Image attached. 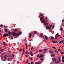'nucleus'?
<instances>
[{
    "label": "nucleus",
    "mask_w": 64,
    "mask_h": 64,
    "mask_svg": "<svg viewBox=\"0 0 64 64\" xmlns=\"http://www.w3.org/2000/svg\"><path fill=\"white\" fill-rule=\"evenodd\" d=\"M44 56L42 54H40H40H38L37 56L38 58H42Z\"/></svg>",
    "instance_id": "obj_1"
},
{
    "label": "nucleus",
    "mask_w": 64,
    "mask_h": 64,
    "mask_svg": "<svg viewBox=\"0 0 64 64\" xmlns=\"http://www.w3.org/2000/svg\"><path fill=\"white\" fill-rule=\"evenodd\" d=\"M57 36H58V37L60 36V35L58 34V33H57L55 35V38L56 40L57 39Z\"/></svg>",
    "instance_id": "obj_2"
},
{
    "label": "nucleus",
    "mask_w": 64,
    "mask_h": 64,
    "mask_svg": "<svg viewBox=\"0 0 64 64\" xmlns=\"http://www.w3.org/2000/svg\"><path fill=\"white\" fill-rule=\"evenodd\" d=\"M3 36L4 37H6V36L8 37L9 36V34H4L3 35Z\"/></svg>",
    "instance_id": "obj_3"
},
{
    "label": "nucleus",
    "mask_w": 64,
    "mask_h": 64,
    "mask_svg": "<svg viewBox=\"0 0 64 64\" xmlns=\"http://www.w3.org/2000/svg\"><path fill=\"white\" fill-rule=\"evenodd\" d=\"M52 60L54 62H55L56 61H57V59L55 58H52Z\"/></svg>",
    "instance_id": "obj_4"
},
{
    "label": "nucleus",
    "mask_w": 64,
    "mask_h": 64,
    "mask_svg": "<svg viewBox=\"0 0 64 64\" xmlns=\"http://www.w3.org/2000/svg\"><path fill=\"white\" fill-rule=\"evenodd\" d=\"M12 34L13 36H16V35H17V33H15L14 32H13L12 33Z\"/></svg>",
    "instance_id": "obj_5"
},
{
    "label": "nucleus",
    "mask_w": 64,
    "mask_h": 64,
    "mask_svg": "<svg viewBox=\"0 0 64 64\" xmlns=\"http://www.w3.org/2000/svg\"><path fill=\"white\" fill-rule=\"evenodd\" d=\"M46 29H51V28L50 27V26H47L46 27Z\"/></svg>",
    "instance_id": "obj_6"
},
{
    "label": "nucleus",
    "mask_w": 64,
    "mask_h": 64,
    "mask_svg": "<svg viewBox=\"0 0 64 64\" xmlns=\"http://www.w3.org/2000/svg\"><path fill=\"white\" fill-rule=\"evenodd\" d=\"M6 58H7V55H6L4 57V61H6Z\"/></svg>",
    "instance_id": "obj_7"
},
{
    "label": "nucleus",
    "mask_w": 64,
    "mask_h": 64,
    "mask_svg": "<svg viewBox=\"0 0 64 64\" xmlns=\"http://www.w3.org/2000/svg\"><path fill=\"white\" fill-rule=\"evenodd\" d=\"M52 42H53V43H56L57 42V41H56L55 40H52Z\"/></svg>",
    "instance_id": "obj_8"
},
{
    "label": "nucleus",
    "mask_w": 64,
    "mask_h": 64,
    "mask_svg": "<svg viewBox=\"0 0 64 64\" xmlns=\"http://www.w3.org/2000/svg\"><path fill=\"white\" fill-rule=\"evenodd\" d=\"M3 50L2 49H0V54L3 52Z\"/></svg>",
    "instance_id": "obj_9"
},
{
    "label": "nucleus",
    "mask_w": 64,
    "mask_h": 64,
    "mask_svg": "<svg viewBox=\"0 0 64 64\" xmlns=\"http://www.w3.org/2000/svg\"><path fill=\"white\" fill-rule=\"evenodd\" d=\"M31 36H32V34L31 33H30V35L29 36V38H31Z\"/></svg>",
    "instance_id": "obj_10"
},
{
    "label": "nucleus",
    "mask_w": 64,
    "mask_h": 64,
    "mask_svg": "<svg viewBox=\"0 0 64 64\" xmlns=\"http://www.w3.org/2000/svg\"><path fill=\"white\" fill-rule=\"evenodd\" d=\"M55 63L56 64H58L59 63V61H57L56 60L55 62Z\"/></svg>",
    "instance_id": "obj_11"
},
{
    "label": "nucleus",
    "mask_w": 64,
    "mask_h": 64,
    "mask_svg": "<svg viewBox=\"0 0 64 64\" xmlns=\"http://www.w3.org/2000/svg\"><path fill=\"white\" fill-rule=\"evenodd\" d=\"M5 52H4V53L1 54V56H4V55H5Z\"/></svg>",
    "instance_id": "obj_12"
},
{
    "label": "nucleus",
    "mask_w": 64,
    "mask_h": 64,
    "mask_svg": "<svg viewBox=\"0 0 64 64\" xmlns=\"http://www.w3.org/2000/svg\"><path fill=\"white\" fill-rule=\"evenodd\" d=\"M44 24L45 25H47L48 24V23L47 22H46Z\"/></svg>",
    "instance_id": "obj_13"
},
{
    "label": "nucleus",
    "mask_w": 64,
    "mask_h": 64,
    "mask_svg": "<svg viewBox=\"0 0 64 64\" xmlns=\"http://www.w3.org/2000/svg\"><path fill=\"white\" fill-rule=\"evenodd\" d=\"M50 53L51 54H52L53 53V52L52 50H50Z\"/></svg>",
    "instance_id": "obj_14"
},
{
    "label": "nucleus",
    "mask_w": 64,
    "mask_h": 64,
    "mask_svg": "<svg viewBox=\"0 0 64 64\" xmlns=\"http://www.w3.org/2000/svg\"><path fill=\"white\" fill-rule=\"evenodd\" d=\"M40 36H41V37H44V36L43 34H41Z\"/></svg>",
    "instance_id": "obj_15"
},
{
    "label": "nucleus",
    "mask_w": 64,
    "mask_h": 64,
    "mask_svg": "<svg viewBox=\"0 0 64 64\" xmlns=\"http://www.w3.org/2000/svg\"><path fill=\"white\" fill-rule=\"evenodd\" d=\"M42 23H43L45 22V20H42Z\"/></svg>",
    "instance_id": "obj_16"
},
{
    "label": "nucleus",
    "mask_w": 64,
    "mask_h": 64,
    "mask_svg": "<svg viewBox=\"0 0 64 64\" xmlns=\"http://www.w3.org/2000/svg\"><path fill=\"white\" fill-rule=\"evenodd\" d=\"M45 38H46V40H48V36H46L45 37Z\"/></svg>",
    "instance_id": "obj_17"
},
{
    "label": "nucleus",
    "mask_w": 64,
    "mask_h": 64,
    "mask_svg": "<svg viewBox=\"0 0 64 64\" xmlns=\"http://www.w3.org/2000/svg\"><path fill=\"white\" fill-rule=\"evenodd\" d=\"M44 50L45 51H48V50L47 48H45L44 49Z\"/></svg>",
    "instance_id": "obj_18"
},
{
    "label": "nucleus",
    "mask_w": 64,
    "mask_h": 64,
    "mask_svg": "<svg viewBox=\"0 0 64 64\" xmlns=\"http://www.w3.org/2000/svg\"><path fill=\"white\" fill-rule=\"evenodd\" d=\"M8 34H9V35H11L12 34V33L10 32H8Z\"/></svg>",
    "instance_id": "obj_19"
},
{
    "label": "nucleus",
    "mask_w": 64,
    "mask_h": 64,
    "mask_svg": "<svg viewBox=\"0 0 64 64\" xmlns=\"http://www.w3.org/2000/svg\"><path fill=\"white\" fill-rule=\"evenodd\" d=\"M61 28H60V31H62V30H63V28H62V27H61Z\"/></svg>",
    "instance_id": "obj_20"
},
{
    "label": "nucleus",
    "mask_w": 64,
    "mask_h": 64,
    "mask_svg": "<svg viewBox=\"0 0 64 64\" xmlns=\"http://www.w3.org/2000/svg\"><path fill=\"white\" fill-rule=\"evenodd\" d=\"M42 51V50H39V52L41 53Z\"/></svg>",
    "instance_id": "obj_21"
},
{
    "label": "nucleus",
    "mask_w": 64,
    "mask_h": 64,
    "mask_svg": "<svg viewBox=\"0 0 64 64\" xmlns=\"http://www.w3.org/2000/svg\"><path fill=\"white\" fill-rule=\"evenodd\" d=\"M43 19V17H41L40 18V20H42Z\"/></svg>",
    "instance_id": "obj_22"
},
{
    "label": "nucleus",
    "mask_w": 64,
    "mask_h": 64,
    "mask_svg": "<svg viewBox=\"0 0 64 64\" xmlns=\"http://www.w3.org/2000/svg\"><path fill=\"white\" fill-rule=\"evenodd\" d=\"M55 56V55L54 54H52V57H54V56Z\"/></svg>",
    "instance_id": "obj_23"
},
{
    "label": "nucleus",
    "mask_w": 64,
    "mask_h": 64,
    "mask_svg": "<svg viewBox=\"0 0 64 64\" xmlns=\"http://www.w3.org/2000/svg\"><path fill=\"white\" fill-rule=\"evenodd\" d=\"M34 34H37V32L36 31H35L34 32Z\"/></svg>",
    "instance_id": "obj_24"
},
{
    "label": "nucleus",
    "mask_w": 64,
    "mask_h": 64,
    "mask_svg": "<svg viewBox=\"0 0 64 64\" xmlns=\"http://www.w3.org/2000/svg\"><path fill=\"white\" fill-rule=\"evenodd\" d=\"M25 45L26 46V48H27V43H26Z\"/></svg>",
    "instance_id": "obj_25"
},
{
    "label": "nucleus",
    "mask_w": 64,
    "mask_h": 64,
    "mask_svg": "<svg viewBox=\"0 0 64 64\" xmlns=\"http://www.w3.org/2000/svg\"><path fill=\"white\" fill-rule=\"evenodd\" d=\"M22 34V33L21 32H19V35H21Z\"/></svg>",
    "instance_id": "obj_26"
},
{
    "label": "nucleus",
    "mask_w": 64,
    "mask_h": 64,
    "mask_svg": "<svg viewBox=\"0 0 64 64\" xmlns=\"http://www.w3.org/2000/svg\"><path fill=\"white\" fill-rule=\"evenodd\" d=\"M8 31V30L7 29H6L5 30V32H7Z\"/></svg>",
    "instance_id": "obj_27"
},
{
    "label": "nucleus",
    "mask_w": 64,
    "mask_h": 64,
    "mask_svg": "<svg viewBox=\"0 0 64 64\" xmlns=\"http://www.w3.org/2000/svg\"><path fill=\"white\" fill-rule=\"evenodd\" d=\"M51 39H52V40H53V39H54V37H53L52 36L51 37Z\"/></svg>",
    "instance_id": "obj_28"
},
{
    "label": "nucleus",
    "mask_w": 64,
    "mask_h": 64,
    "mask_svg": "<svg viewBox=\"0 0 64 64\" xmlns=\"http://www.w3.org/2000/svg\"><path fill=\"white\" fill-rule=\"evenodd\" d=\"M50 28H52V24H51L50 25Z\"/></svg>",
    "instance_id": "obj_29"
},
{
    "label": "nucleus",
    "mask_w": 64,
    "mask_h": 64,
    "mask_svg": "<svg viewBox=\"0 0 64 64\" xmlns=\"http://www.w3.org/2000/svg\"><path fill=\"white\" fill-rule=\"evenodd\" d=\"M14 32H16V31H17V29H15L14 30Z\"/></svg>",
    "instance_id": "obj_30"
},
{
    "label": "nucleus",
    "mask_w": 64,
    "mask_h": 64,
    "mask_svg": "<svg viewBox=\"0 0 64 64\" xmlns=\"http://www.w3.org/2000/svg\"><path fill=\"white\" fill-rule=\"evenodd\" d=\"M12 57L13 58H14V57L15 56V55H14V54H12Z\"/></svg>",
    "instance_id": "obj_31"
},
{
    "label": "nucleus",
    "mask_w": 64,
    "mask_h": 64,
    "mask_svg": "<svg viewBox=\"0 0 64 64\" xmlns=\"http://www.w3.org/2000/svg\"><path fill=\"white\" fill-rule=\"evenodd\" d=\"M22 48H20V50H19V52H21V51H22Z\"/></svg>",
    "instance_id": "obj_32"
},
{
    "label": "nucleus",
    "mask_w": 64,
    "mask_h": 64,
    "mask_svg": "<svg viewBox=\"0 0 64 64\" xmlns=\"http://www.w3.org/2000/svg\"><path fill=\"white\" fill-rule=\"evenodd\" d=\"M58 60H59V62H60V58H58Z\"/></svg>",
    "instance_id": "obj_33"
},
{
    "label": "nucleus",
    "mask_w": 64,
    "mask_h": 64,
    "mask_svg": "<svg viewBox=\"0 0 64 64\" xmlns=\"http://www.w3.org/2000/svg\"><path fill=\"white\" fill-rule=\"evenodd\" d=\"M33 54H34L33 53L31 54H30V55L32 56H33Z\"/></svg>",
    "instance_id": "obj_34"
},
{
    "label": "nucleus",
    "mask_w": 64,
    "mask_h": 64,
    "mask_svg": "<svg viewBox=\"0 0 64 64\" xmlns=\"http://www.w3.org/2000/svg\"><path fill=\"white\" fill-rule=\"evenodd\" d=\"M61 40H61L59 42V44H61V43L62 42L61 41Z\"/></svg>",
    "instance_id": "obj_35"
},
{
    "label": "nucleus",
    "mask_w": 64,
    "mask_h": 64,
    "mask_svg": "<svg viewBox=\"0 0 64 64\" xmlns=\"http://www.w3.org/2000/svg\"><path fill=\"white\" fill-rule=\"evenodd\" d=\"M45 18L46 20H48V18L47 17H46Z\"/></svg>",
    "instance_id": "obj_36"
},
{
    "label": "nucleus",
    "mask_w": 64,
    "mask_h": 64,
    "mask_svg": "<svg viewBox=\"0 0 64 64\" xmlns=\"http://www.w3.org/2000/svg\"><path fill=\"white\" fill-rule=\"evenodd\" d=\"M64 62V60L63 59L62 60V62Z\"/></svg>",
    "instance_id": "obj_37"
},
{
    "label": "nucleus",
    "mask_w": 64,
    "mask_h": 64,
    "mask_svg": "<svg viewBox=\"0 0 64 64\" xmlns=\"http://www.w3.org/2000/svg\"><path fill=\"white\" fill-rule=\"evenodd\" d=\"M54 51H55V52H57V53H58V52H57V51H56V50H54Z\"/></svg>",
    "instance_id": "obj_38"
},
{
    "label": "nucleus",
    "mask_w": 64,
    "mask_h": 64,
    "mask_svg": "<svg viewBox=\"0 0 64 64\" xmlns=\"http://www.w3.org/2000/svg\"><path fill=\"white\" fill-rule=\"evenodd\" d=\"M30 54H32L33 53H32V51H30Z\"/></svg>",
    "instance_id": "obj_39"
},
{
    "label": "nucleus",
    "mask_w": 64,
    "mask_h": 64,
    "mask_svg": "<svg viewBox=\"0 0 64 64\" xmlns=\"http://www.w3.org/2000/svg\"><path fill=\"white\" fill-rule=\"evenodd\" d=\"M28 62H29V61H28V60L27 62H26V63H28Z\"/></svg>",
    "instance_id": "obj_40"
},
{
    "label": "nucleus",
    "mask_w": 64,
    "mask_h": 64,
    "mask_svg": "<svg viewBox=\"0 0 64 64\" xmlns=\"http://www.w3.org/2000/svg\"><path fill=\"white\" fill-rule=\"evenodd\" d=\"M3 25L2 24H1L0 26V27H3Z\"/></svg>",
    "instance_id": "obj_41"
},
{
    "label": "nucleus",
    "mask_w": 64,
    "mask_h": 64,
    "mask_svg": "<svg viewBox=\"0 0 64 64\" xmlns=\"http://www.w3.org/2000/svg\"><path fill=\"white\" fill-rule=\"evenodd\" d=\"M29 59H30L31 60H32V59H33L32 58H30Z\"/></svg>",
    "instance_id": "obj_42"
},
{
    "label": "nucleus",
    "mask_w": 64,
    "mask_h": 64,
    "mask_svg": "<svg viewBox=\"0 0 64 64\" xmlns=\"http://www.w3.org/2000/svg\"><path fill=\"white\" fill-rule=\"evenodd\" d=\"M62 59H64V56H63L62 57Z\"/></svg>",
    "instance_id": "obj_43"
},
{
    "label": "nucleus",
    "mask_w": 64,
    "mask_h": 64,
    "mask_svg": "<svg viewBox=\"0 0 64 64\" xmlns=\"http://www.w3.org/2000/svg\"><path fill=\"white\" fill-rule=\"evenodd\" d=\"M62 23L64 22V20H62Z\"/></svg>",
    "instance_id": "obj_44"
},
{
    "label": "nucleus",
    "mask_w": 64,
    "mask_h": 64,
    "mask_svg": "<svg viewBox=\"0 0 64 64\" xmlns=\"http://www.w3.org/2000/svg\"><path fill=\"white\" fill-rule=\"evenodd\" d=\"M47 51H46V52H44V53H47Z\"/></svg>",
    "instance_id": "obj_45"
},
{
    "label": "nucleus",
    "mask_w": 64,
    "mask_h": 64,
    "mask_svg": "<svg viewBox=\"0 0 64 64\" xmlns=\"http://www.w3.org/2000/svg\"><path fill=\"white\" fill-rule=\"evenodd\" d=\"M33 47L32 46L31 50H33Z\"/></svg>",
    "instance_id": "obj_46"
},
{
    "label": "nucleus",
    "mask_w": 64,
    "mask_h": 64,
    "mask_svg": "<svg viewBox=\"0 0 64 64\" xmlns=\"http://www.w3.org/2000/svg\"><path fill=\"white\" fill-rule=\"evenodd\" d=\"M3 44L4 45H5V44H6V43L3 42Z\"/></svg>",
    "instance_id": "obj_47"
},
{
    "label": "nucleus",
    "mask_w": 64,
    "mask_h": 64,
    "mask_svg": "<svg viewBox=\"0 0 64 64\" xmlns=\"http://www.w3.org/2000/svg\"><path fill=\"white\" fill-rule=\"evenodd\" d=\"M54 27H55V26H52V28H54Z\"/></svg>",
    "instance_id": "obj_48"
},
{
    "label": "nucleus",
    "mask_w": 64,
    "mask_h": 64,
    "mask_svg": "<svg viewBox=\"0 0 64 64\" xmlns=\"http://www.w3.org/2000/svg\"><path fill=\"white\" fill-rule=\"evenodd\" d=\"M38 63H39V64L41 63V62H38Z\"/></svg>",
    "instance_id": "obj_49"
},
{
    "label": "nucleus",
    "mask_w": 64,
    "mask_h": 64,
    "mask_svg": "<svg viewBox=\"0 0 64 64\" xmlns=\"http://www.w3.org/2000/svg\"><path fill=\"white\" fill-rule=\"evenodd\" d=\"M40 16H42L43 14H40Z\"/></svg>",
    "instance_id": "obj_50"
},
{
    "label": "nucleus",
    "mask_w": 64,
    "mask_h": 64,
    "mask_svg": "<svg viewBox=\"0 0 64 64\" xmlns=\"http://www.w3.org/2000/svg\"><path fill=\"white\" fill-rule=\"evenodd\" d=\"M16 35H17V36H19V34H17Z\"/></svg>",
    "instance_id": "obj_51"
},
{
    "label": "nucleus",
    "mask_w": 64,
    "mask_h": 64,
    "mask_svg": "<svg viewBox=\"0 0 64 64\" xmlns=\"http://www.w3.org/2000/svg\"><path fill=\"white\" fill-rule=\"evenodd\" d=\"M62 42V43H63L64 42V40H61Z\"/></svg>",
    "instance_id": "obj_52"
},
{
    "label": "nucleus",
    "mask_w": 64,
    "mask_h": 64,
    "mask_svg": "<svg viewBox=\"0 0 64 64\" xmlns=\"http://www.w3.org/2000/svg\"><path fill=\"white\" fill-rule=\"evenodd\" d=\"M53 48H54V49H56V48L55 47H53Z\"/></svg>",
    "instance_id": "obj_53"
},
{
    "label": "nucleus",
    "mask_w": 64,
    "mask_h": 64,
    "mask_svg": "<svg viewBox=\"0 0 64 64\" xmlns=\"http://www.w3.org/2000/svg\"><path fill=\"white\" fill-rule=\"evenodd\" d=\"M40 60H42V61L43 60L42 58H41Z\"/></svg>",
    "instance_id": "obj_54"
},
{
    "label": "nucleus",
    "mask_w": 64,
    "mask_h": 64,
    "mask_svg": "<svg viewBox=\"0 0 64 64\" xmlns=\"http://www.w3.org/2000/svg\"><path fill=\"white\" fill-rule=\"evenodd\" d=\"M58 52H60V49H59L58 50Z\"/></svg>",
    "instance_id": "obj_55"
},
{
    "label": "nucleus",
    "mask_w": 64,
    "mask_h": 64,
    "mask_svg": "<svg viewBox=\"0 0 64 64\" xmlns=\"http://www.w3.org/2000/svg\"><path fill=\"white\" fill-rule=\"evenodd\" d=\"M27 53H28V51H27L26 52V54H27Z\"/></svg>",
    "instance_id": "obj_56"
},
{
    "label": "nucleus",
    "mask_w": 64,
    "mask_h": 64,
    "mask_svg": "<svg viewBox=\"0 0 64 64\" xmlns=\"http://www.w3.org/2000/svg\"><path fill=\"white\" fill-rule=\"evenodd\" d=\"M64 53V52H62V53H61L62 54H63Z\"/></svg>",
    "instance_id": "obj_57"
},
{
    "label": "nucleus",
    "mask_w": 64,
    "mask_h": 64,
    "mask_svg": "<svg viewBox=\"0 0 64 64\" xmlns=\"http://www.w3.org/2000/svg\"><path fill=\"white\" fill-rule=\"evenodd\" d=\"M31 64H33V62H31L30 63Z\"/></svg>",
    "instance_id": "obj_58"
},
{
    "label": "nucleus",
    "mask_w": 64,
    "mask_h": 64,
    "mask_svg": "<svg viewBox=\"0 0 64 64\" xmlns=\"http://www.w3.org/2000/svg\"><path fill=\"white\" fill-rule=\"evenodd\" d=\"M11 39H13V37H12L11 38Z\"/></svg>",
    "instance_id": "obj_59"
},
{
    "label": "nucleus",
    "mask_w": 64,
    "mask_h": 64,
    "mask_svg": "<svg viewBox=\"0 0 64 64\" xmlns=\"http://www.w3.org/2000/svg\"><path fill=\"white\" fill-rule=\"evenodd\" d=\"M4 28H7V27H6V26H4Z\"/></svg>",
    "instance_id": "obj_60"
},
{
    "label": "nucleus",
    "mask_w": 64,
    "mask_h": 64,
    "mask_svg": "<svg viewBox=\"0 0 64 64\" xmlns=\"http://www.w3.org/2000/svg\"><path fill=\"white\" fill-rule=\"evenodd\" d=\"M15 36V38H17V36Z\"/></svg>",
    "instance_id": "obj_61"
},
{
    "label": "nucleus",
    "mask_w": 64,
    "mask_h": 64,
    "mask_svg": "<svg viewBox=\"0 0 64 64\" xmlns=\"http://www.w3.org/2000/svg\"><path fill=\"white\" fill-rule=\"evenodd\" d=\"M26 58L28 57V55H26Z\"/></svg>",
    "instance_id": "obj_62"
},
{
    "label": "nucleus",
    "mask_w": 64,
    "mask_h": 64,
    "mask_svg": "<svg viewBox=\"0 0 64 64\" xmlns=\"http://www.w3.org/2000/svg\"><path fill=\"white\" fill-rule=\"evenodd\" d=\"M9 60H10V58H8V61H9Z\"/></svg>",
    "instance_id": "obj_63"
},
{
    "label": "nucleus",
    "mask_w": 64,
    "mask_h": 64,
    "mask_svg": "<svg viewBox=\"0 0 64 64\" xmlns=\"http://www.w3.org/2000/svg\"><path fill=\"white\" fill-rule=\"evenodd\" d=\"M10 58H12V56H10Z\"/></svg>",
    "instance_id": "obj_64"
}]
</instances>
